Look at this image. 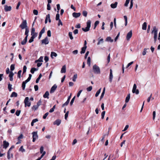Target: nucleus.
Segmentation results:
<instances>
[{
  "instance_id": "20e7f679",
  "label": "nucleus",
  "mask_w": 160,
  "mask_h": 160,
  "mask_svg": "<svg viewBox=\"0 0 160 160\" xmlns=\"http://www.w3.org/2000/svg\"><path fill=\"white\" fill-rule=\"evenodd\" d=\"M19 27L22 29L28 28L27 25V22L26 20H24L22 22Z\"/></svg>"
},
{
  "instance_id": "39448f33",
  "label": "nucleus",
  "mask_w": 160,
  "mask_h": 160,
  "mask_svg": "<svg viewBox=\"0 0 160 160\" xmlns=\"http://www.w3.org/2000/svg\"><path fill=\"white\" fill-rule=\"evenodd\" d=\"M137 86L136 84L133 85L132 89V92L133 93H135L136 94H138L139 93V91L138 89H137Z\"/></svg>"
},
{
  "instance_id": "ddd939ff",
  "label": "nucleus",
  "mask_w": 160,
  "mask_h": 160,
  "mask_svg": "<svg viewBox=\"0 0 160 160\" xmlns=\"http://www.w3.org/2000/svg\"><path fill=\"white\" fill-rule=\"evenodd\" d=\"M61 120L59 119H57L53 122V124H56L57 126H59L61 123Z\"/></svg>"
},
{
  "instance_id": "0e129e2a",
  "label": "nucleus",
  "mask_w": 160,
  "mask_h": 160,
  "mask_svg": "<svg viewBox=\"0 0 160 160\" xmlns=\"http://www.w3.org/2000/svg\"><path fill=\"white\" fill-rule=\"evenodd\" d=\"M48 112H46L43 116V118L44 119H45L48 116Z\"/></svg>"
},
{
  "instance_id": "8fccbe9b",
  "label": "nucleus",
  "mask_w": 160,
  "mask_h": 160,
  "mask_svg": "<svg viewBox=\"0 0 160 160\" xmlns=\"http://www.w3.org/2000/svg\"><path fill=\"white\" fill-rule=\"evenodd\" d=\"M56 20L57 21L58 20H60L59 19V14L58 13L56 15Z\"/></svg>"
},
{
  "instance_id": "a18cd8bd",
  "label": "nucleus",
  "mask_w": 160,
  "mask_h": 160,
  "mask_svg": "<svg viewBox=\"0 0 160 160\" xmlns=\"http://www.w3.org/2000/svg\"><path fill=\"white\" fill-rule=\"evenodd\" d=\"M70 101L68 100L64 104H63L62 105V107H63L65 106H67L69 102Z\"/></svg>"
},
{
  "instance_id": "1a4fd4ad",
  "label": "nucleus",
  "mask_w": 160,
  "mask_h": 160,
  "mask_svg": "<svg viewBox=\"0 0 160 160\" xmlns=\"http://www.w3.org/2000/svg\"><path fill=\"white\" fill-rule=\"evenodd\" d=\"M42 44H48L49 43L48 38L47 37H46L44 39L42 40Z\"/></svg>"
},
{
  "instance_id": "37998d69",
  "label": "nucleus",
  "mask_w": 160,
  "mask_h": 160,
  "mask_svg": "<svg viewBox=\"0 0 160 160\" xmlns=\"http://www.w3.org/2000/svg\"><path fill=\"white\" fill-rule=\"evenodd\" d=\"M158 33L154 34V39L155 42L157 40Z\"/></svg>"
},
{
  "instance_id": "4c0bfd02",
  "label": "nucleus",
  "mask_w": 160,
  "mask_h": 160,
  "mask_svg": "<svg viewBox=\"0 0 160 160\" xmlns=\"http://www.w3.org/2000/svg\"><path fill=\"white\" fill-rule=\"evenodd\" d=\"M38 107L37 105H35L33 106L32 108V109L34 111L37 110L38 108Z\"/></svg>"
},
{
  "instance_id": "052dcab7",
  "label": "nucleus",
  "mask_w": 160,
  "mask_h": 160,
  "mask_svg": "<svg viewBox=\"0 0 160 160\" xmlns=\"http://www.w3.org/2000/svg\"><path fill=\"white\" fill-rule=\"evenodd\" d=\"M68 113H69V111H67L66 113L65 114V119L66 120L67 119V118L68 117Z\"/></svg>"
},
{
  "instance_id": "603ef678",
  "label": "nucleus",
  "mask_w": 160,
  "mask_h": 160,
  "mask_svg": "<svg viewBox=\"0 0 160 160\" xmlns=\"http://www.w3.org/2000/svg\"><path fill=\"white\" fill-rule=\"evenodd\" d=\"M105 111H103L102 112V113H101V118L102 119H103L104 118V115H105Z\"/></svg>"
},
{
  "instance_id": "f03ea898",
  "label": "nucleus",
  "mask_w": 160,
  "mask_h": 160,
  "mask_svg": "<svg viewBox=\"0 0 160 160\" xmlns=\"http://www.w3.org/2000/svg\"><path fill=\"white\" fill-rule=\"evenodd\" d=\"M91 21L90 20H88L87 22V27L85 28H82V30L85 32H87L89 31L91 27Z\"/></svg>"
},
{
  "instance_id": "e2e57ef3",
  "label": "nucleus",
  "mask_w": 160,
  "mask_h": 160,
  "mask_svg": "<svg viewBox=\"0 0 160 160\" xmlns=\"http://www.w3.org/2000/svg\"><path fill=\"white\" fill-rule=\"evenodd\" d=\"M42 103L41 100H40L38 102H37V104L36 105L38 107L41 105Z\"/></svg>"
},
{
  "instance_id": "4be33fe9",
  "label": "nucleus",
  "mask_w": 160,
  "mask_h": 160,
  "mask_svg": "<svg viewBox=\"0 0 160 160\" xmlns=\"http://www.w3.org/2000/svg\"><path fill=\"white\" fill-rule=\"evenodd\" d=\"M87 47H83L81 49V51L80 52V53L82 54L83 53H84L85 52V50L87 48Z\"/></svg>"
},
{
  "instance_id": "a19ab883",
  "label": "nucleus",
  "mask_w": 160,
  "mask_h": 160,
  "mask_svg": "<svg viewBox=\"0 0 160 160\" xmlns=\"http://www.w3.org/2000/svg\"><path fill=\"white\" fill-rule=\"evenodd\" d=\"M68 35L71 40L73 39V38L72 36V33L71 32H69L68 33Z\"/></svg>"
},
{
  "instance_id": "49530a36",
  "label": "nucleus",
  "mask_w": 160,
  "mask_h": 160,
  "mask_svg": "<svg viewBox=\"0 0 160 160\" xmlns=\"http://www.w3.org/2000/svg\"><path fill=\"white\" fill-rule=\"evenodd\" d=\"M15 65L13 64H11L10 66V70L12 71H13L15 69Z\"/></svg>"
},
{
  "instance_id": "f8f14e48",
  "label": "nucleus",
  "mask_w": 160,
  "mask_h": 160,
  "mask_svg": "<svg viewBox=\"0 0 160 160\" xmlns=\"http://www.w3.org/2000/svg\"><path fill=\"white\" fill-rule=\"evenodd\" d=\"M9 143L8 142H7L6 141H3V148H7L9 146Z\"/></svg>"
},
{
  "instance_id": "bf43d9fd",
  "label": "nucleus",
  "mask_w": 160,
  "mask_h": 160,
  "mask_svg": "<svg viewBox=\"0 0 160 160\" xmlns=\"http://www.w3.org/2000/svg\"><path fill=\"white\" fill-rule=\"evenodd\" d=\"M57 9H58V11H57V12L58 13H59V10H60V4H57Z\"/></svg>"
},
{
  "instance_id": "5fc2aeb1",
  "label": "nucleus",
  "mask_w": 160,
  "mask_h": 160,
  "mask_svg": "<svg viewBox=\"0 0 160 160\" xmlns=\"http://www.w3.org/2000/svg\"><path fill=\"white\" fill-rule=\"evenodd\" d=\"M130 2V0H126L125 3L124 4V6L125 7H127L128 6V5L129 3Z\"/></svg>"
},
{
  "instance_id": "6e6552de",
  "label": "nucleus",
  "mask_w": 160,
  "mask_h": 160,
  "mask_svg": "<svg viewBox=\"0 0 160 160\" xmlns=\"http://www.w3.org/2000/svg\"><path fill=\"white\" fill-rule=\"evenodd\" d=\"M4 10L6 12L10 11L11 10L12 7L10 6H8L7 5H5L4 6Z\"/></svg>"
},
{
  "instance_id": "680f3d73",
  "label": "nucleus",
  "mask_w": 160,
  "mask_h": 160,
  "mask_svg": "<svg viewBox=\"0 0 160 160\" xmlns=\"http://www.w3.org/2000/svg\"><path fill=\"white\" fill-rule=\"evenodd\" d=\"M33 13L35 15H38V12L37 10H34L33 11Z\"/></svg>"
},
{
  "instance_id": "2eb2a0df",
  "label": "nucleus",
  "mask_w": 160,
  "mask_h": 160,
  "mask_svg": "<svg viewBox=\"0 0 160 160\" xmlns=\"http://www.w3.org/2000/svg\"><path fill=\"white\" fill-rule=\"evenodd\" d=\"M81 15V13L80 12L76 13L73 12L72 13V16L75 18H77L79 17Z\"/></svg>"
},
{
  "instance_id": "7c9ffc66",
  "label": "nucleus",
  "mask_w": 160,
  "mask_h": 160,
  "mask_svg": "<svg viewBox=\"0 0 160 160\" xmlns=\"http://www.w3.org/2000/svg\"><path fill=\"white\" fill-rule=\"evenodd\" d=\"M103 42V38H101L98 40V42L97 43L98 45H99L100 43Z\"/></svg>"
},
{
  "instance_id": "6e6d98bb",
  "label": "nucleus",
  "mask_w": 160,
  "mask_h": 160,
  "mask_svg": "<svg viewBox=\"0 0 160 160\" xmlns=\"http://www.w3.org/2000/svg\"><path fill=\"white\" fill-rule=\"evenodd\" d=\"M147 49V48H145L143 50V51L142 52V54L143 55H145L146 54V52H147L146 51L147 50V49Z\"/></svg>"
},
{
  "instance_id": "79ce46f5",
  "label": "nucleus",
  "mask_w": 160,
  "mask_h": 160,
  "mask_svg": "<svg viewBox=\"0 0 160 160\" xmlns=\"http://www.w3.org/2000/svg\"><path fill=\"white\" fill-rule=\"evenodd\" d=\"M158 33L154 34V39L155 42L157 40Z\"/></svg>"
},
{
  "instance_id": "774afa93",
  "label": "nucleus",
  "mask_w": 160,
  "mask_h": 160,
  "mask_svg": "<svg viewBox=\"0 0 160 160\" xmlns=\"http://www.w3.org/2000/svg\"><path fill=\"white\" fill-rule=\"evenodd\" d=\"M45 31V28L44 27L41 31L40 32V33L42 34L44 33Z\"/></svg>"
},
{
  "instance_id": "6ab92c4d",
  "label": "nucleus",
  "mask_w": 160,
  "mask_h": 160,
  "mask_svg": "<svg viewBox=\"0 0 160 160\" xmlns=\"http://www.w3.org/2000/svg\"><path fill=\"white\" fill-rule=\"evenodd\" d=\"M118 2H115L114 3H112L111 4V7L112 8H115L117 7Z\"/></svg>"
},
{
  "instance_id": "f257e3e1",
  "label": "nucleus",
  "mask_w": 160,
  "mask_h": 160,
  "mask_svg": "<svg viewBox=\"0 0 160 160\" xmlns=\"http://www.w3.org/2000/svg\"><path fill=\"white\" fill-rule=\"evenodd\" d=\"M92 69L94 72L97 74H99L100 73V68L96 64L94 65L92 67Z\"/></svg>"
},
{
  "instance_id": "9b49d317",
  "label": "nucleus",
  "mask_w": 160,
  "mask_h": 160,
  "mask_svg": "<svg viewBox=\"0 0 160 160\" xmlns=\"http://www.w3.org/2000/svg\"><path fill=\"white\" fill-rule=\"evenodd\" d=\"M14 75V73L12 72H10L9 73V80L10 81H12L13 80V77Z\"/></svg>"
},
{
  "instance_id": "4468645a",
  "label": "nucleus",
  "mask_w": 160,
  "mask_h": 160,
  "mask_svg": "<svg viewBox=\"0 0 160 160\" xmlns=\"http://www.w3.org/2000/svg\"><path fill=\"white\" fill-rule=\"evenodd\" d=\"M113 78V75L112 73V71L111 69H110V73L109 74V81L110 82H112V79Z\"/></svg>"
},
{
  "instance_id": "c85d7f7f",
  "label": "nucleus",
  "mask_w": 160,
  "mask_h": 160,
  "mask_svg": "<svg viewBox=\"0 0 160 160\" xmlns=\"http://www.w3.org/2000/svg\"><path fill=\"white\" fill-rule=\"evenodd\" d=\"M105 88H103V91L102 93V94H101V97H100V99H101L102 98H103L104 95L105 94Z\"/></svg>"
},
{
  "instance_id": "a211bd4d",
  "label": "nucleus",
  "mask_w": 160,
  "mask_h": 160,
  "mask_svg": "<svg viewBox=\"0 0 160 160\" xmlns=\"http://www.w3.org/2000/svg\"><path fill=\"white\" fill-rule=\"evenodd\" d=\"M10 151H8L7 153V158L8 160H9L11 158H12L13 157L12 154H11L10 156Z\"/></svg>"
},
{
  "instance_id": "864d4df0",
  "label": "nucleus",
  "mask_w": 160,
  "mask_h": 160,
  "mask_svg": "<svg viewBox=\"0 0 160 160\" xmlns=\"http://www.w3.org/2000/svg\"><path fill=\"white\" fill-rule=\"evenodd\" d=\"M32 36L31 37H33L34 38L35 37L37 36V33H33L32 34H31Z\"/></svg>"
},
{
  "instance_id": "f704fd0d",
  "label": "nucleus",
  "mask_w": 160,
  "mask_h": 160,
  "mask_svg": "<svg viewBox=\"0 0 160 160\" xmlns=\"http://www.w3.org/2000/svg\"><path fill=\"white\" fill-rule=\"evenodd\" d=\"M19 151L22 152H25V150L23 148V146H21L20 147L19 149Z\"/></svg>"
},
{
  "instance_id": "e433bc0d",
  "label": "nucleus",
  "mask_w": 160,
  "mask_h": 160,
  "mask_svg": "<svg viewBox=\"0 0 160 160\" xmlns=\"http://www.w3.org/2000/svg\"><path fill=\"white\" fill-rule=\"evenodd\" d=\"M77 78V74H74L73 77H72V81L73 82H75L76 81V79Z\"/></svg>"
},
{
  "instance_id": "412c9836",
  "label": "nucleus",
  "mask_w": 160,
  "mask_h": 160,
  "mask_svg": "<svg viewBox=\"0 0 160 160\" xmlns=\"http://www.w3.org/2000/svg\"><path fill=\"white\" fill-rule=\"evenodd\" d=\"M106 41L108 42H112L113 41V40L112 39L111 37H108L106 39Z\"/></svg>"
},
{
  "instance_id": "393cba45",
  "label": "nucleus",
  "mask_w": 160,
  "mask_h": 160,
  "mask_svg": "<svg viewBox=\"0 0 160 160\" xmlns=\"http://www.w3.org/2000/svg\"><path fill=\"white\" fill-rule=\"evenodd\" d=\"M57 56V54L54 52H51V57L52 58H53V57H56Z\"/></svg>"
},
{
  "instance_id": "5701e85b",
  "label": "nucleus",
  "mask_w": 160,
  "mask_h": 160,
  "mask_svg": "<svg viewBox=\"0 0 160 160\" xmlns=\"http://www.w3.org/2000/svg\"><path fill=\"white\" fill-rule=\"evenodd\" d=\"M130 93H129L127 97H126V98L125 102L126 103H127L129 102V100L130 98Z\"/></svg>"
},
{
  "instance_id": "ea45409f",
  "label": "nucleus",
  "mask_w": 160,
  "mask_h": 160,
  "mask_svg": "<svg viewBox=\"0 0 160 160\" xmlns=\"http://www.w3.org/2000/svg\"><path fill=\"white\" fill-rule=\"evenodd\" d=\"M101 88H100L96 92V94H95V96L96 97H98L99 94H100L101 92Z\"/></svg>"
},
{
  "instance_id": "72a5a7b5",
  "label": "nucleus",
  "mask_w": 160,
  "mask_h": 160,
  "mask_svg": "<svg viewBox=\"0 0 160 160\" xmlns=\"http://www.w3.org/2000/svg\"><path fill=\"white\" fill-rule=\"evenodd\" d=\"M37 69L35 68H32L31 69V70H30V72H31V73H32L33 74L34 73V72L36 71H37Z\"/></svg>"
},
{
  "instance_id": "de8ad7c7",
  "label": "nucleus",
  "mask_w": 160,
  "mask_h": 160,
  "mask_svg": "<svg viewBox=\"0 0 160 160\" xmlns=\"http://www.w3.org/2000/svg\"><path fill=\"white\" fill-rule=\"evenodd\" d=\"M82 13L83 16L85 17H86L87 16L88 12L86 11H83Z\"/></svg>"
},
{
  "instance_id": "a878e982",
  "label": "nucleus",
  "mask_w": 160,
  "mask_h": 160,
  "mask_svg": "<svg viewBox=\"0 0 160 160\" xmlns=\"http://www.w3.org/2000/svg\"><path fill=\"white\" fill-rule=\"evenodd\" d=\"M27 38L25 37L23 41L21 42V44L23 45H25L27 41Z\"/></svg>"
},
{
  "instance_id": "cd10ccee",
  "label": "nucleus",
  "mask_w": 160,
  "mask_h": 160,
  "mask_svg": "<svg viewBox=\"0 0 160 160\" xmlns=\"http://www.w3.org/2000/svg\"><path fill=\"white\" fill-rule=\"evenodd\" d=\"M27 83L25 81H23L22 84V88L23 90H24L25 89L26 86V84Z\"/></svg>"
},
{
  "instance_id": "09e8293b",
  "label": "nucleus",
  "mask_w": 160,
  "mask_h": 160,
  "mask_svg": "<svg viewBox=\"0 0 160 160\" xmlns=\"http://www.w3.org/2000/svg\"><path fill=\"white\" fill-rule=\"evenodd\" d=\"M22 72L21 70H19L18 72V77L19 78H21V74Z\"/></svg>"
},
{
  "instance_id": "c9c22d12",
  "label": "nucleus",
  "mask_w": 160,
  "mask_h": 160,
  "mask_svg": "<svg viewBox=\"0 0 160 160\" xmlns=\"http://www.w3.org/2000/svg\"><path fill=\"white\" fill-rule=\"evenodd\" d=\"M17 94L15 92H12L11 95V97H17Z\"/></svg>"
},
{
  "instance_id": "c03bdc74",
  "label": "nucleus",
  "mask_w": 160,
  "mask_h": 160,
  "mask_svg": "<svg viewBox=\"0 0 160 160\" xmlns=\"http://www.w3.org/2000/svg\"><path fill=\"white\" fill-rule=\"evenodd\" d=\"M12 85L9 83L8 84V88L10 91H11Z\"/></svg>"
},
{
  "instance_id": "f3484780",
  "label": "nucleus",
  "mask_w": 160,
  "mask_h": 160,
  "mask_svg": "<svg viewBox=\"0 0 160 160\" xmlns=\"http://www.w3.org/2000/svg\"><path fill=\"white\" fill-rule=\"evenodd\" d=\"M66 72V65H63L61 71V72L62 73H65Z\"/></svg>"
},
{
  "instance_id": "2f4dec72",
  "label": "nucleus",
  "mask_w": 160,
  "mask_h": 160,
  "mask_svg": "<svg viewBox=\"0 0 160 160\" xmlns=\"http://www.w3.org/2000/svg\"><path fill=\"white\" fill-rule=\"evenodd\" d=\"M32 76V75L31 74H29V77H28V79L25 81L26 82H28L31 79Z\"/></svg>"
},
{
  "instance_id": "13d9d810",
  "label": "nucleus",
  "mask_w": 160,
  "mask_h": 160,
  "mask_svg": "<svg viewBox=\"0 0 160 160\" xmlns=\"http://www.w3.org/2000/svg\"><path fill=\"white\" fill-rule=\"evenodd\" d=\"M75 96H74V97L72 99L71 102H70V105H72V104H73V103L74 102V101L75 100Z\"/></svg>"
},
{
  "instance_id": "dca6fc26",
  "label": "nucleus",
  "mask_w": 160,
  "mask_h": 160,
  "mask_svg": "<svg viewBox=\"0 0 160 160\" xmlns=\"http://www.w3.org/2000/svg\"><path fill=\"white\" fill-rule=\"evenodd\" d=\"M158 33V29L156 27L154 26L153 28V30L152 32V33Z\"/></svg>"
},
{
  "instance_id": "69168bd1",
  "label": "nucleus",
  "mask_w": 160,
  "mask_h": 160,
  "mask_svg": "<svg viewBox=\"0 0 160 160\" xmlns=\"http://www.w3.org/2000/svg\"><path fill=\"white\" fill-rule=\"evenodd\" d=\"M27 67L26 66H24L23 67V73L25 72L26 71Z\"/></svg>"
},
{
  "instance_id": "3c124183",
  "label": "nucleus",
  "mask_w": 160,
  "mask_h": 160,
  "mask_svg": "<svg viewBox=\"0 0 160 160\" xmlns=\"http://www.w3.org/2000/svg\"><path fill=\"white\" fill-rule=\"evenodd\" d=\"M99 22L98 21H97L95 22L94 23V29H95L96 28L97 25L99 23Z\"/></svg>"
},
{
  "instance_id": "9d476101",
  "label": "nucleus",
  "mask_w": 160,
  "mask_h": 160,
  "mask_svg": "<svg viewBox=\"0 0 160 160\" xmlns=\"http://www.w3.org/2000/svg\"><path fill=\"white\" fill-rule=\"evenodd\" d=\"M57 87V86L56 85V84H54L53 86L51 88L50 91V92L51 93H52L54 92L55 90L56 89Z\"/></svg>"
},
{
  "instance_id": "c756f323",
  "label": "nucleus",
  "mask_w": 160,
  "mask_h": 160,
  "mask_svg": "<svg viewBox=\"0 0 160 160\" xmlns=\"http://www.w3.org/2000/svg\"><path fill=\"white\" fill-rule=\"evenodd\" d=\"M42 75L41 73H40L37 79L36 80V83H38V82L39 81V80L40 79V78H41L42 77Z\"/></svg>"
},
{
  "instance_id": "aec40b11",
  "label": "nucleus",
  "mask_w": 160,
  "mask_h": 160,
  "mask_svg": "<svg viewBox=\"0 0 160 160\" xmlns=\"http://www.w3.org/2000/svg\"><path fill=\"white\" fill-rule=\"evenodd\" d=\"M147 23L146 22H144L142 25V29L143 30H146L147 28Z\"/></svg>"
},
{
  "instance_id": "7ed1b4c3",
  "label": "nucleus",
  "mask_w": 160,
  "mask_h": 160,
  "mask_svg": "<svg viewBox=\"0 0 160 160\" xmlns=\"http://www.w3.org/2000/svg\"><path fill=\"white\" fill-rule=\"evenodd\" d=\"M24 103L25 107H26L27 106L29 107L30 106L31 102L29 101V98L28 97H26L25 98L24 100Z\"/></svg>"
},
{
  "instance_id": "423d86ee",
  "label": "nucleus",
  "mask_w": 160,
  "mask_h": 160,
  "mask_svg": "<svg viewBox=\"0 0 160 160\" xmlns=\"http://www.w3.org/2000/svg\"><path fill=\"white\" fill-rule=\"evenodd\" d=\"M32 142H34L36 139L38 138V135L37 132H32Z\"/></svg>"
},
{
  "instance_id": "b1692460",
  "label": "nucleus",
  "mask_w": 160,
  "mask_h": 160,
  "mask_svg": "<svg viewBox=\"0 0 160 160\" xmlns=\"http://www.w3.org/2000/svg\"><path fill=\"white\" fill-rule=\"evenodd\" d=\"M49 95V93L48 91H46L45 93L43 95V97L44 98H49L48 96Z\"/></svg>"
},
{
  "instance_id": "bb28decb",
  "label": "nucleus",
  "mask_w": 160,
  "mask_h": 160,
  "mask_svg": "<svg viewBox=\"0 0 160 160\" xmlns=\"http://www.w3.org/2000/svg\"><path fill=\"white\" fill-rule=\"evenodd\" d=\"M29 32V30L28 28H27L26 29H25V34L26 35L25 37H27L28 38Z\"/></svg>"
},
{
  "instance_id": "58836bf2",
  "label": "nucleus",
  "mask_w": 160,
  "mask_h": 160,
  "mask_svg": "<svg viewBox=\"0 0 160 160\" xmlns=\"http://www.w3.org/2000/svg\"><path fill=\"white\" fill-rule=\"evenodd\" d=\"M87 64L89 66H90L91 64V58L89 57L88 58Z\"/></svg>"
},
{
  "instance_id": "0eeeda50",
  "label": "nucleus",
  "mask_w": 160,
  "mask_h": 160,
  "mask_svg": "<svg viewBox=\"0 0 160 160\" xmlns=\"http://www.w3.org/2000/svg\"><path fill=\"white\" fill-rule=\"evenodd\" d=\"M132 31H130L127 34L126 36V39L127 40H129L132 37Z\"/></svg>"
},
{
  "instance_id": "338daca9",
  "label": "nucleus",
  "mask_w": 160,
  "mask_h": 160,
  "mask_svg": "<svg viewBox=\"0 0 160 160\" xmlns=\"http://www.w3.org/2000/svg\"><path fill=\"white\" fill-rule=\"evenodd\" d=\"M43 57L42 56H41L38 60V61H39V62H43Z\"/></svg>"
},
{
  "instance_id": "4d7b16f0",
  "label": "nucleus",
  "mask_w": 160,
  "mask_h": 160,
  "mask_svg": "<svg viewBox=\"0 0 160 160\" xmlns=\"http://www.w3.org/2000/svg\"><path fill=\"white\" fill-rule=\"evenodd\" d=\"M20 112H21V111L20 110H17L16 113H15V114H16V115L18 116L19 115H20Z\"/></svg>"
},
{
  "instance_id": "473e14b6",
  "label": "nucleus",
  "mask_w": 160,
  "mask_h": 160,
  "mask_svg": "<svg viewBox=\"0 0 160 160\" xmlns=\"http://www.w3.org/2000/svg\"><path fill=\"white\" fill-rule=\"evenodd\" d=\"M124 18L125 20V26H126L127 24L128 23V19L126 16H124Z\"/></svg>"
}]
</instances>
